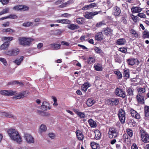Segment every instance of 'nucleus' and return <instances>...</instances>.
Wrapping results in <instances>:
<instances>
[{"label": "nucleus", "mask_w": 149, "mask_h": 149, "mask_svg": "<svg viewBox=\"0 0 149 149\" xmlns=\"http://www.w3.org/2000/svg\"><path fill=\"white\" fill-rule=\"evenodd\" d=\"M8 135L11 139L19 144H20L22 142L21 136L18 132L14 129H10L7 131Z\"/></svg>", "instance_id": "obj_1"}, {"label": "nucleus", "mask_w": 149, "mask_h": 149, "mask_svg": "<svg viewBox=\"0 0 149 149\" xmlns=\"http://www.w3.org/2000/svg\"><path fill=\"white\" fill-rule=\"evenodd\" d=\"M18 41L20 45L24 46H29L31 42L33 41V39L27 37H20L18 38Z\"/></svg>", "instance_id": "obj_2"}, {"label": "nucleus", "mask_w": 149, "mask_h": 149, "mask_svg": "<svg viewBox=\"0 0 149 149\" xmlns=\"http://www.w3.org/2000/svg\"><path fill=\"white\" fill-rule=\"evenodd\" d=\"M142 140L144 143H148L149 142V135L146 132L141 129L140 131Z\"/></svg>", "instance_id": "obj_3"}, {"label": "nucleus", "mask_w": 149, "mask_h": 149, "mask_svg": "<svg viewBox=\"0 0 149 149\" xmlns=\"http://www.w3.org/2000/svg\"><path fill=\"white\" fill-rule=\"evenodd\" d=\"M118 115L121 123L122 124L124 123L125 119V111L123 109H120Z\"/></svg>", "instance_id": "obj_4"}, {"label": "nucleus", "mask_w": 149, "mask_h": 149, "mask_svg": "<svg viewBox=\"0 0 149 149\" xmlns=\"http://www.w3.org/2000/svg\"><path fill=\"white\" fill-rule=\"evenodd\" d=\"M115 93L117 96L122 97L123 98H125L126 96L125 92L120 88H117L115 90Z\"/></svg>", "instance_id": "obj_5"}, {"label": "nucleus", "mask_w": 149, "mask_h": 149, "mask_svg": "<svg viewBox=\"0 0 149 149\" xmlns=\"http://www.w3.org/2000/svg\"><path fill=\"white\" fill-rule=\"evenodd\" d=\"M24 138L27 143H34V139L30 134L25 133L24 134Z\"/></svg>", "instance_id": "obj_6"}, {"label": "nucleus", "mask_w": 149, "mask_h": 149, "mask_svg": "<svg viewBox=\"0 0 149 149\" xmlns=\"http://www.w3.org/2000/svg\"><path fill=\"white\" fill-rule=\"evenodd\" d=\"M108 104L112 106H116L119 103L118 99L112 98L111 99H108L107 100Z\"/></svg>", "instance_id": "obj_7"}, {"label": "nucleus", "mask_w": 149, "mask_h": 149, "mask_svg": "<svg viewBox=\"0 0 149 149\" xmlns=\"http://www.w3.org/2000/svg\"><path fill=\"white\" fill-rule=\"evenodd\" d=\"M0 116L2 117L5 116L6 117L12 118L14 120H16L17 117L12 114L5 112H0Z\"/></svg>", "instance_id": "obj_8"}, {"label": "nucleus", "mask_w": 149, "mask_h": 149, "mask_svg": "<svg viewBox=\"0 0 149 149\" xmlns=\"http://www.w3.org/2000/svg\"><path fill=\"white\" fill-rule=\"evenodd\" d=\"M102 31L103 34L106 35L108 36H111L113 32L112 30L108 27L104 28Z\"/></svg>", "instance_id": "obj_9"}, {"label": "nucleus", "mask_w": 149, "mask_h": 149, "mask_svg": "<svg viewBox=\"0 0 149 149\" xmlns=\"http://www.w3.org/2000/svg\"><path fill=\"white\" fill-rule=\"evenodd\" d=\"M29 94V92L28 91H24L23 92L20 93L17 96L13 97V98L16 100L20 99L27 96Z\"/></svg>", "instance_id": "obj_10"}, {"label": "nucleus", "mask_w": 149, "mask_h": 149, "mask_svg": "<svg viewBox=\"0 0 149 149\" xmlns=\"http://www.w3.org/2000/svg\"><path fill=\"white\" fill-rule=\"evenodd\" d=\"M101 11L99 12L95 11L94 12H88L84 15V17L88 19H92L93 17L92 16H94L98 14L99 13L101 12Z\"/></svg>", "instance_id": "obj_11"}, {"label": "nucleus", "mask_w": 149, "mask_h": 149, "mask_svg": "<svg viewBox=\"0 0 149 149\" xmlns=\"http://www.w3.org/2000/svg\"><path fill=\"white\" fill-rule=\"evenodd\" d=\"M136 99L138 102L141 104L144 103V96L141 93H139L136 96Z\"/></svg>", "instance_id": "obj_12"}, {"label": "nucleus", "mask_w": 149, "mask_h": 149, "mask_svg": "<svg viewBox=\"0 0 149 149\" xmlns=\"http://www.w3.org/2000/svg\"><path fill=\"white\" fill-rule=\"evenodd\" d=\"M19 51L18 49H13L8 51L7 52V54L10 56H16L18 54Z\"/></svg>", "instance_id": "obj_13"}, {"label": "nucleus", "mask_w": 149, "mask_h": 149, "mask_svg": "<svg viewBox=\"0 0 149 149\" xmlns=\"http://www.w3.org/2000/svg\"><path fill=\"white\" fill-rule=\"evenodd\" d=\"M130 113L132 117H134L136 119H139L140 118V114L135 110L132 109L130 110Z\"/></svg>", "instance_id": "obj_14"}, {"label": "nucleus", "mask_w": 149, "mask_h": 149, "mask_svg": "<svg viewBox=\"0 0 149 149\" xmlns=\"http://www.w3.org/2000/svg\"><path fill=\"white\" fill-rule=\"evenodd\" d=\"M41 107L42 109L44 110H47L48 108L49 109L51 108V107H49V103L46 102H44L42 103Z\"/></svg>", "instance_id": "obj_15"}, {"label": "nucleus", "mask_w": 149, "mask_h": 149, "mask_svg": "<svg viewBox=\"0 0 149 149\" xmlns=\"http://www.w3.org/2000/svg\"><path fill=\"white\" fill-rule=\"evenodd\" d=\"M113 13L115 16H118L121 13V10L117 6H115L113 8Z\"/></svg>", "instance_id": "obj_16"}, {"label": "nucleus", "mask_w": 149, "mask_h": 149, "mask_svg": "<svg viewBox=\"0 0 149 149\" xmlns=\"http://www.w3.org/2000/svg\"><path fill=\"white\" fill-rule=\"evenodd\" d=\"M102 33V31L101 32H99L97 33L95 37V40L98 41L102 40L103 37V35Z\"/></svg>", "instance_id": "obj_17"}, {"label": "nucleus", "mask_w": 149, "mask_h": 149, "mask_svg": "<svg viewBox=\"0 0 149 149\" xmlns=\"http://www.w3.org/2000/svg\"><path fill=\"white\" fill-rule=\"evenodd\" d=\"M77 137L78 140L81 141L84 138V136L82 132L79 130H77L76 132Z\"/></svg>", "instance_id": "obj_18"}, {"label": "nucleus", "mask_w": 149, "mask_h": 149, "mask_svg": "<svg viewBox=\"0 0 149 149\" xmlns=\"http://www.w3.org/2000/svg\"><path fill=\"white\" fill-rule=\"evenodd\" d=\"M51 48L53 50H58L60 49L61 45L59 44L53 43L50 45Z\"/></svg>", "instance_id": "obj_19"}, {"label": "nucleus", "mask_w": 149, "mask_h": 149, "mask_svg": "<svg viewBox=\"0 0 149 149\" xmlns=\"http://www.w3.org/2000/svg\"><path fill=\"white\" fill-rule=\"evenodd\" d=\"M132 12L133 13H138L142 10V8L138 7L133 6L131 8Z\"/></svg>", "instance_id": "obj_20"}, {"label": "nucleus", "mask_w": 149, "mask_h": 149, "mask_svg": "<svg viewBox=\"0 0 149 149\" xmlns=\"http://www.w3.org/2000/svg\"><path fill=\"white\" fill-rule=\"evenodd\" d=\"M50 32L51 35L57 36L61 34L62 31L61 30L58 29L55 31L51 30L50 31Z\"/></svg>", "instance_id": "obj_21"}, {"label": "nucleus", "mask_w": 149, "mask_h": 149, "mask_svg": "<svg viewBox=\"0 0 149 149\" xmlns=\"http://www.w3.org/2000/svg\"><path fill=\"white\" fill-rule=\"evenodd\" d=\"M134 89L131 88H128L127 90V95L126 96H129L131 97H133L134 96Z\"/></svg>", "instance_id": "obj_22"}, {"label": "nucleus", "mask_w": 149, "mask_h": 149, "mask_svg": "<svg viewBox=\"0 0 149 149\" xmlns=\"http://www.w3.org/2000/svg\"><path fill=\"white\" fill-rule=\"evenodd\" d=\"M68 27L70 30H74L79 28V27L77 25L71 24L68 26Z\"/></svg>", "instance_id": "obj_23"}, {"label": "nucleus", "mask_w": 149, "mask_h": 149, "mask_svg": "<svg viewBox=\"0 0 149 149\" xmlns=\"http://www.w3.org/2000/svg\"><path fill=\"white\" fill-rule=\"evenodd\" d=\"M24 58V57L23 56H21L20 58H17L13 62L17 65H19L23 61Z\"/></svg>", "instance_id": "obj_24"}, {"label": "nucleus", "mask_w": 149, "mask_h": 149, "mask_svg": "<svg viewBox=\"0 0 149 149\" xmlns=\"http://www.w3.org/2000/svg\"><path fill=\"white\" fill-rule=\"evenodd\" d=\"M90 145L92 149H99L100 146L97 143L95 142H91L90 143Z\"/></svg>", "instance_id": "obj_25"}, {"label": "nucleus", "mask_w": 149, "mask_h": 149, "mask_svg": "<svg viewBox=\"0 0 149 149\" xmlns=\"http://www.w3.org/2000/svg\"><path fill=\"white\" fill-rule=\"evenodd\" d=\"M6 96H10L16 94V92L11 90H6Z\"/></svg>", "instance_id": "obj_26"}, {"label": "nucleus", "mask_w": 149, "mask_h": 149, "mask_svg": "<svg viewBox=\"0 0 149 149\" xmlns=\"http://www.w3.org/2000/svg\"><path fill=\"white\" fill-rule=\"evenodd\" d=\"M90 84L88 83H86L84 84L81 86L82 90L86 92L88 88L90 86Z\"/></svg>", "instance_id": "obj_27"}, {"label": "nucleus", "mask_w": 149, "mask_h": 149, "mask_svg": "<svg viewBox=\"0 0 149 149\" xmlns=\"http://www.w3.org/2000/svg\"><path fill=\"white\" fill-rule=\"evenodd\" d=\"M126 40L125 38H120L117 40L116 43L118 45H123L125 44Z\"/></svg>", "instance_id": "obj_28"}, {"label": "nucleus", "mask_w": 149, "mask_h": 149, "mask_svg": "<svg viewBox=\"0 0 149 149\" xmlns=\"http://www.w3.org/2000/svg\"><path fill=\"white\" fill-rule=\"evenodd\" d=\"M94 133L95 134V139H99L101 137V133L99 130H95V131Z\"/></svg>", "instance_id": "obj_29"}, {"label": "nucleus", "mask_w": 149, "mask_h": 149, "mask_svg": "<svg viewBox=\"0 0 149 149\" xmlns=\"http://www.w3.org/2000/svg\"><path fill=\"white\" fill-rule=\"evenodd\" d=\"M9 45V43L8 42H6L4 43L0 47V49L1 50H4L7 48Z\"/></svg>", "instance_id": "obj_30"}, {"label": "nucleus", "mask_w": 149, "mask_h": 149, "mask_svg": "<svg viewBox=\"0 0 149 149\" xmlns=\"http://www.w3.org/2000/svg\"><path fill=\"white\" fill-rule=\"evenodd\" d=\"M95 103V101L92 99L89 98L87 101V104L88 107H91Z\"/></svg>", "instance_id": "obj_31"}, {"label": "nucleus", "mask_w": 149, "mask_h": 149, "mask_svg": "<svg viewBox=\"0 0 149 149\" xmlns=\"http://www.w3.org/2000/svg\"><path fill=\"white\" fill-rule=\"evenodd\" d=\"M144 111L145 116L148 117L149 116V106H145L144 107Z\"/></svg>", "instance_id": "obj_32"}, {"label": "nucleus", "mask_w": 149, "mask_h": 149, "mask_svg": "<svg viewBox=\"0 0 149 149\" xmlns=\"http://www.w3.org/2000/svg\"><path fill=\"white\" fill-rule=\"evenodd\" d=\"M136 59L134 58H131L128 59L127 61L128 64L130 65H134L136 62Z\"/></svg>", "instance_id": "obj_33"}, {"label": "nucleus", "mask_w": 149, "mask_h": 149, "mask_svg": "<svg viewBox=\"0 0 149 149\" xmlns=\"http://www.w3.org/2000/svg\"><path fill=\"white\" fill-rule=\"evenodd\" d=\"M88 122L90 125L93 127H95L96 126V123L95 121L92 119H90L89 120Z\"/></svg>", "instance_id": "obj_34"}, {"label": "nucleus", "mask_w": 149, "mask_h": 149, "mask_svg": "<svg viewBox=\"0 0 149 149\" xmlns=\"http://www.w3.org/2000/svg\"><path fill=\"white\" fill-rule=\"evenodd\" d=\"M127 123L129 126L130 127H133L136 125V123L132 119L128 120Z\"/></svg>", "instance_id": "obj_35"}, {"label": "nucleus", "mask_w": 149, "mask_h": 149, "mask_svg": "<svg viewBox=\"0 0 149 149\" xmlns=\"http://www.w3.org/2000/svg\"><path fill=\"white\" fill-rule=\"evenodd\" d=\"M94 68L95 70L96 71H101L102 70V67L101 65L97 64V65H95Z\"/></svg>", "instance_id": "obj_36"}, {"label": "nucleus", "mask_w": 149, "mask_h": 149, "mask_svg": "<svg viewBox=\"0 0 149 149\" xmlns=\"http://www.w3.org/2000/svg\"><path fill=\"white\" fill-rule=\"evenodd\" d=\"M123 77L125 79L129 78L130 76L129 71V70H125L124 71L123 73Z\"/></svg>", "instance_id": "obj_37"}, {"label": "nucleus", "mask_w": 149, "mask_h": 149, "mask_svg": "<svg viewBox=\"0 0 149 149\" xmlns=\"http://www.w3.org/2000/svg\"><path fill=\"white\" fill-rule=\"evenodd\" d=\"M131 35L133 37L137 38L138 37V35L136 31L133 29H132L130 31Z\"/></svg>", "instance_id": "obj_38"}, {"label": "nucleus", "mask_w": 149, "mask_h": 149, "mask_svg": "<svg viewBox=\"0 0 149 149\" xmlns=\"http://www.w3.org/2000/svg\"><path fill=\"white\" fill-rule=\"evenodd\" d=\"M47 129V128L45 125L42 124L40 126V133H42L43 132H45Z\"/></svg>", "instance_id": "obj_39"}, {"label": "nucleus", "mask_w": 149, "mask_h": 149, "mask_svg": "<svg viewBox=\"0 0 149 149\" xmlns=\"http://www.w3.org/2000/svg\"><path fill=\"white\" fill-rule=\"evenodd\" d=\"M2 40H7L10 42L13 40V38L12 37H3L2 38Z\"/></svg>", "instance_id": "obj_40"}, {"label": "nucleus", "mask_w": 149, "mask_h": 149, "mask_svg": "<svg viewBox=\"0 0 149 149\" xmlns=\"http://www.w3.org/2000/svg\"><path fill=\"white\" fill-rule=\"evenodd\" d=\"M19 9L20 10H22L23 11L28 10L29 7L25 6L19 5Z\"/></svg>", "instance_id": "obj_41"}, {"label": "nucleus", "mask_w": 149, "mask_h": 149, "mask_svg": "<svg viewBox=\"0 0 149 149\" xmlns=\"http://www.w3.org/2000/svg\"><path fill=\"white\" fill-rule=\"evenodd\" d=\"M16 84H19V85L20 86L23 85V84L22 83L19 82L17 81H13L11 82L8 83V84L9 85H14Z\"/></svg>", "instance_id": "obj_42"}, {"label": "nucleus", "mask_w": 149, "mask_h": 149, "mask_svg": "<svg viewBox=\"0 0 149 149\" xmlns=\"http://www.w3.org/2000/svg\"><path fill=\"white\" fill-rule=\"evenodd\" d=\"M114 73L117 75L118 79H120L122 78V73L119 71H115L114 72Z\"/></svg>", "instance_id": "obj_43"}, {"label": "nucleus", "mask_w": 149, "mask_h": 149, "mask_svg": "<svg viewBox=\"0 0 149 149\" xmlns=\"http://www.w3.org/2000/svg\"><path fill=\"white\" fill-rule=\"evenodd\" d=\"M33 23L31 22H27L24 23L22 24V25L25 27H28L33 24Z\"/></svg>", "instance_id": "obj_44"}, {"label": "nucleus", "mask_w": 149, "mask_h": 149, "mask_svg": "<svg viewBox=\"0 0 149 149\" xmlns=\"http://www.w3.org/2000/svg\"><path fill=\"white\" fill-rule=\"evenodd\" d=\"M2 31L3 32H8L9 33H12L14 32V31L13 30L10 28L4 29H3Z\"/></svg>", "instance_id": "obj_45"}, {"label": "nucleus", "mask_w": 149, "mask_h": 149, "mask_svg": "<svg viewBox=\"0 0 149 149\" xmlns=\"http://www.w3.org/2000/svg\"><path fill=\"white\" fill-rule=\"evenodd\" d=\"M87 61L88 64H91L95 62V59L93 57H90L88 59Z\"/></svg>", "instance_id": "obj_46"}, {"label": "nucleus", "mask_w": 149, "mask_h": 149, "mask_svg": "<svg viewBox=\"0 0 149 149\" xmlns=\"http://www.w3.org/2000/svg\"><path fill=\"white\" fill-rule=\"evenodd\" d=\"M105 24V23L104 21H101L97 23L96 25V26L97 27H100L102 26Z\"/></svg>", "instance_id": "obj_47"}, {"label": "nucleus", "mask_w": 149, "mask_h": 149, "mask_svg": "<svg viewBox=\"0 0 149 149\" xmlns=\"http://www.w3.org/2000/svg\"><path fill=\"white\" fill-rule=\"evenodd\" d=\"M138 91L139 93L142 94V93L145 92L146 89L144 88L140 87L138 89Z\"/></svg>", "instance_id": "obj_48"}, {"label": "nucleus", "mask_w": 149, "mask_h": 149, "mask_svg": "<svg viewBox=\"0 0 149 149\" xmlns=\"http://www.w3.org/2000/svg\"><path fill=\"white\" fill-rule=\"evenodd\" d=\"M9 10V9L8 8H6L5 9H3V10L0 12V15H2L3 14L8 13Z\"/></svg>", "instance_id": "obj_49"}, {"label": "nucleus", "mask_w": 149, "mask_h": 149, "mask_svg": "<svg viewBox=\"0 0 149 149\" xmlns=\"http://www.w3.org/2000/svg\"><path fill=\"white\" fill-rule=\"evenodd\" d=\"M84 21V19L83 18H79L77 19V22L79 24H82Z\"/></svg>", "instance_id": "obj_50"}, {"label": "nucleus", "mask_w": 149, "mask_h": 149, "mask_svg": "<svg viewBox=\"0 0 149 149\" xmlns=\"http://www.w3.org/2000/svg\"><path fill=\"white\" fill-rule=\"evenodd\" d=\"M143 34L144 37L146 38H149V32L148 31H144L143 32Z\"/></svg>", "instance_id": "obj_51"}, {"label": "nucleus", "mask_w": 149, "mask_h": 149, "mask_svg": "<svg viewBox=\"0 0 149 149\" xmlns=\"http://www.w3.org/2000/svg\"><path fill=\"white\" fill-rule=\"evenodd\" d=\"M0 61L2 62L5 65L7 66V61L5 58H0Z\"/></svg>", "instance_id": "obj_52"}, {"label": "nucleus", "mask_w": 149, "mask_h": 149, "mask_svg": "<svg viewBox=\"0 0 149 149\" xmlns=\"http://www.w3.org/2000/svg\"><path fill=\"white\" fill-rule=\"evenodd\" d=\"M61 23L70 24V21L68 19H61Z\"/></svg>", "instance_id": "obj_53"}, {"label": "nucleus", "mask_w": 149, "mask_h": 149, "mask_svg": "<svg viewBox=\"0 0 149 149\" xmlns=\"http://www.w3.org/2000/svg\"><path fill=\"white\" fill-rule=\"evenodd\" d=\"M77 115L79 117L81 118H84L85 117V114L81 112H80L79 113H78Z\"/></svg>", "instance_id": "obj_54"}, {"label": "nucleus", "mask_w": 149, "mask_h": 149, "mask_svg": "<svg viewBox=\"0 0 149 149\" xmlns=\"http://www.w3.org/2000/svg\"><path fill=\"white\" fill-rule=\"evenodd\" d=\"M127 133L130 137H132L133 135L132 131L130 129L127 130Z\"/></svg>", "instance_id": "obj_55"}, {"label": "nucleus", "mask_w": 149, "mask_h": 149, "mask_svg": "<svg viewBox=\"0 0 149 149\" xmlns=\"http://www.w3.org/2000/svg\"><path fill=\"white\" fill-rule=\"evenodd\" d=\"M97 5V3H92L89 4L90 8H93L95 7H96Z\"/></svg>", "instance_id": "obj_56"}, {"label": "nucleus", "mask_w": 149, "mask_h": 149, "mask_svg": "<svg viewBox=\"0 0 149 149\" xmlns=\"http://www.w3.org/2000/svg\"><path fill=\"white\" fill-rule=\"evenodd\" d=\"M138 16L141 18H145L146 17V15L143 13H139Z\"/></svg>", "instance_id": "obj_57"}, {"label": "nucleus", "mask_w": 149, "mask_h": 149, "mask_svg": "<svg viewBox=\"0 0 149 149\" xmlns=\"http://www.w3.org/2000/svg\"><path fill=\"white\" fill-rule=\"evenodd\" d=\"M8 17V18H10L12 19H15L17 18V16L15 15H10Z\"/></svg>", "instance_id": "obj_58"}, {"label": "nucleus", "mask_w": 149, "mask_h": 149, "mask_svg": "<svg viewBox=\"0 0 149 149\" xmlns=\"http://www.w3.org/2000/svg\"><path fill=\"white\" fill-rule=\"evenodd\" d=\"M109 134H112L116 132V131L114 128H111L109 129Z\"/></svg>", "instance_id": "obj_59"}, {"label": "nucleus", "mask_w": 149, "mask_h": 149, "mask_svg": "<svg viewBox=\"0 0 149 149\" xmlns=\"http://www.w3.org/2000/svg\"><path fill=\"white\" fill-rule=\"evenodd\" d=\"M9 0H0V1L3 5L7 4L9 2Z\"/></svg>", "instance_id": "obj_60"}, {"label": "nucleus", "mask_w": 149, "mask_h": 149, "mask_svg": "<svg viewBox=\"0 0 149 149\" xmlns=\"http://www.w3.org/2000/svg\"><path fill=\"white\" fill-rule=\"evenodd\" d=\"M94 50L96 53H100L101 52V50L100 48L96 47L94 48Z\"/></svg>", "instance_id": "obj_61"}, {"label": "nucleus", "mask_w": 149, "mask_h": 149, "mask_svg": "<svg viewBox=\"0 0 149 149\" xmlns=\"http://www.w3.org/2000/svg\"><path fill=\"white\" fill-rule=\"evenodd\" d=\"M50 115V114L46 112L43 111L42 113L41 116H49Z\"/></svg>", "instance_id": "obj_62"}, {"label": "nucleus", "mask_w": 149, "mask_h": 149, "mask_svg": "<svg viewBox=\"0 0 149 149\" xmlns=\"http://www.w3.org/2000/svg\"><path fill=\"white\" fill-rule=\"evenodd\" d=\"M49 136L52 139H53L55 136V134L54 133H50L49 134Z\"/></svg>", "instance_id": "obj_63"}, {"label": "nucleus", "mask_w": 149, "mask_h": 149, "mask_svg": "<svg viewBox=\"0 0 149 149\" xmlns=\"http://www.w3.org/2000/svg\"><path fill=\"white\" fill-rule=\"evenodd\" d=\"M131 149H138V147L135 143H133L131 147Z\"/></svg>", "instance_id": "obj_64"}]
</instances>
